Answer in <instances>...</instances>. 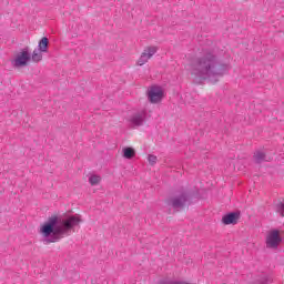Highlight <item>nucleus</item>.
I'll return each mask as SVG.
<instances>
[{
    "mask_svg": "<svg viewBox=\"0 0 284 284\" xmlns=\"http://www.w3.org/2000/svg\"><path fill=\"white\" fill-rule=\"evenodd\" d=\"M90 185H99L101 183V175L93 174L89 178Z\"/></svg>",
    "mask_w": 284,
    "mask_h": 284,
    "instance_id": "nucleus-15",
    "label": "nucleus"
},
{
    "mask_svg": "<svg viewBox=\"0 0 284 284\" xmlns=\"http://www.w3.org/2000/svg\"><path fill=\"white\" fill-rule=\"evenodd\" d=\"M159 284H181L180 281H160Z\"/></svg>",
    "mask_w": 284,
    "mask_h": 284,
    "instance_id": "nucleus-18",
    "label": "nucleus"
},
{
    "mask_svg": "<svg viewBox=\"0 0 284 284\" xmlns=\"http://www.w3.org/2000/svg\"><path fill=\"white\" fill-rule=\"evenodd\" d=\"M80 223H83V220L79 214L51 215L40 229L42 236H44L45 245L70 236L74 229L79 227Z\"/></svg>",
    "mask_w": 284,
    "mask_h": 284,
    "instance_id": "nucleus-2",
    "label": "nucleus"
},
{
    "mask_svg": "<svg viewBox=\"0 0 284 284\" xmlns=\"http://www.w3.org/2000/svg\"><path fill=\"white\" fill-rule=\"evenodd\" d=\"M241 220V211L230 212L222 217L223 225H236Z\"/></svg>",
    "mask_w": 284,
    "mask_h": 284,
    "instance_id": "nucleus-8",
    "label": "nucleus"
},
{
    "mask_svg": "<svg viewBox=\"0 0 284 284\" xmlns=\"http://www.w3.org/2000/svg\"><path fill=\"white\" fill-rule=\"evenodd\" d=\"M145 116H146L145 111L138 112V113L133 114L130 119V123H131L130 126L139 128V126L143 125V123L145 122Z\"/></svg>",
    "mask_w": 284,
    "mask_h": 284,
    "instance_id": "nucleus-9",
    "label": "nucleus"
},
{
    "mask_svg": "<svg viewBox=\"0 0 284 284\" xmlns=\"http://www.w3.org/2000/svg\"><path fill=\"white\" fill-rule=\"evenodd\" d=\"M227 72V64L219 59L212 51L195 58L191 62V77L197 85H203L205 81L219 83L221 77Z\"/></svg>",
    "mask_w": 284,
    "mask_h": 284,
    "instance_id": "nucleus-1",
    "label": "nucleus"
},
{
    "mask_svg": "<svg viewBox=\"0 0 284 284\" xmlns=\"http://www.w3.org/2000/svg\"><path fill=\"white\" fill-rule=\"evenodd\" d=\"M43 51H39V49H34L32 55H31V60L33 61V63H39L40 61L43 60Z\"/></svg>",
    "mask_w": 284,
    "mask_h": 284,
    "instance_id": "nucleus-13",
    "label": "nucleus"
},
{
    "mask_svg": "<svg viewBox=\"0 0 284 284\" xmlns=\"http://www.w3.org/2000/svg\"><path fill=\"white\" fill-rule=\"evenodd\" d=\"M273 278L270 275H263L262 277L257 278L255 281L256 284H272L273 283Z\"/></svg>",
    "mask_w": 284,
    "mask_h": 284,
    "instance_id": "nucleus-14",
    "label": "nucleus"
},
{
    "mask_svg": "<svg viewBox=\"0 0 284 284\" xmlns=\"http://www.w3.org/2000/svg\"><path fill=\"white\" fill-rule=\"evenodd\" d=\"M281 243H283L281 231L272 230L266 237V247H268V250H277Z\"/></svg>",
    "mask_w": 284,
    "mask_h": 284,
    "instance_id": "nucleus-4",
    "label": "nucleus"
},
{
    "mask_svg": "<svg viewBox=\"0 0 284 284\" xmlns=\"http://www.w3.org/2000/svg\"><path fill=\"white\" fill-rule=\"evenodd\" d=\"M158 50L159 49L156 47H146L138 60V65H145V63H148V61H150V59L156 54Z\"/></svg>",
    "mask_w": 284,
    "mask_h": 284,
    "instance_id": "nucleus-7",
    "label": "nucleus"
},
{
    "mask_svg": "<svg viewBox=\"0 0 284 284\" xmlns=\"http://www.w3.org/2000/svg\"><path fill=\"white\" fill-rule=\"evenodd\" d=\"M32 59V55H30V48L26 47L22 49L20 53H18L13 60V67L14 68H24V65H28V61Z\"/></svg>",
    "mask_w": 284,
    "mask_h": 284,
    "instance_id": "nucleus-5",
    "label": "nucleus"
},
{
    "mask_svg": "<svg viewBox=\"0 0 284 284\" xmlns=\"http://www.w3.org/2000/svg\"><path fill=\"white\" fill-rule=\"evenodd\" d=\"M187 201H190V193L183 191L180 195L169 197L166 200V205L179 212V210H183L185 207Z\"/></svg>",
    "mask_w": 284,
    "mask_h": 284,
    "instance_id": "nucleus-3",
    "label": "nucleus"
},
{
    "mask_svg": "<svg viewBox=\"0 0 284 284\" xmlns=\"http://www.w3.org/2000/svg\"><path fill=\"white\" fill-rule=\"evenodd\" d=\"M276 212L277 214L284 216V200L276 204Z\"/></svg>",
    "mask_w": 284,
    "mask_h": 284,
    "instance_id": "nucleus-16",
    "label": "nucleus"
},
{
    "mask_svg": "<svg viewBox=\"0 0 284 284\" xmlns=\"http://www.w3.org/2000/svg\"><path fill=\"white\" fill-rule=\"evenodd\" d=\"M253 159L257 165H261V163H263V161H267V160H265V159H267V154H265V152H263V151H255L253 154Z\"/></svg>",
    "mask_w": 284,
    "mask_h": 284,
    "instance_id": "nucleus-10",
    "label": "nucleus"
},
{
    "mask_svg": "<svg viewBox=\"0 0 284 284\" xmlns=\"http://www.w3.org/2000/svg\"><path fill=\"white\" fill-rule=\"evenodd\" d=\"M163 97L165 93L163 92V88L160 85H152L148 90V99L150 103H161L163 101Z\"/></svg>",
    "mask_w": 284,
    "mask_h": 284,
    "instance_id": "nucleus-6",
    "label": "nucleus"
},
{
    "mask_svg": "<svg viewBox=\"0 0 284 284\" xmlns=\"http://www.w3.org/2000/svg\"><path fill=\"white\" fill-rule=\"evenodd\" d=\"M38 50L40 52H48V48H50V39H48V37H43L40 41H39V45H38Z\"/></svg>",
    "mask_w": 284,
    "mask_h": 284,
    "instance_id": "nucleus-11",
    "label": "nucleus"
},
{
    "mask_svg": "<svg viewBox=\"0 0 284 284\" xmlns=\"http://www.w3.org/2000/svg\"><path fill=\"white\" fill-rule=\"evenodd\" d=\"M123 156L124 159H134L136 156V151L132 146H126L123 149Z\"/></svg>",
    "mask_w": 284,
    "mask_h": 284,
    "instance_id": "nucleus-12",
    "label": "nucleus"
},
{
    "mask_svg": "<svg viewBox=\"0 0 284 284\" xmlns=\"http://www.w3.org/2000/svg\"><path fill=\"white\" fill-rule=\"evenodd\" d=\"M148 161H149L150 165H156V161H159V159L154 154H149Z\"/></svg>",
    "mask_w": 284,
    "mask_h": 284,
    "instance_id": "nucleus-17",
    "label": "nucleus"
}]
</instances>
